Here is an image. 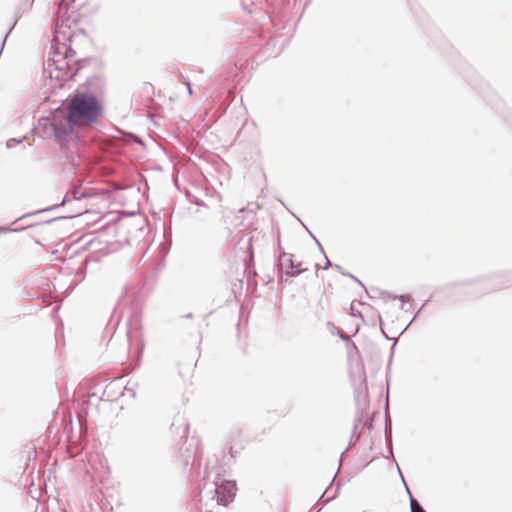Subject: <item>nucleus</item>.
Here are the masks:
<instances>
[{
    "label": "nucleus",
    "instance_id": "f257e3e1",
    "mask_svg": "<svg viewBox=\"0 0 512 512\" xmlns=\"http://www.w3.org/2000/svg\"><path fill=\"white\" fill-rule=\"evenodd\" d=\"M88 89H77L67 98V103L50 112L49 116L42 117L38 125L31 132L43 139H54L64 153H70L72 165L76 166L73 154L78 153L81 143L80 129L83 124H95L103 113V106L95 93L91 90L94 84L102 85L100 77L87 81Z\"/></svg>",
    "mask_w": 512,
    "mask_h": 512
},
{
    "label": "nucleus",
    "instance_id": "f03ea898",
    "mask_svg": "<svg viewBox=\"0 0 512 512\" xmlns=\"http://www.w3.org/2000/svg\"><path fill=\"white\" fill-rule=\"evenodd\" d=\"M224 472L217 458L208 460L199 479L202 482L200 494L205 493L211 499H216L218 504L227 506L234 500L237 488L235 481L223 478Z\"/></svg>",
    "mask_w": 512,
    "mask_h": 512
},
{
    "label": "nucleus",
    "instance_id": "7ed1b4c3",
    "mask_svg": "<svg viewBox=\"0 0 512 512\" xmlns=\"http://www.w3.org/2000/svg\"><path fill=\"white\" fill-rule=\"evenodd\" d=\"M75 55L73 53L55 54V49H51L50 56L47 60V69L50 78L59 81H69L74 79L77 73L88 63L87 58L72 60Z\"/></svg>",
    "mask_w": 512,
    "mask_h": 512
},
{
    "label": "nucleus",
    "instance_id": "20e7f679",
    "mask_svg": "<svg viewBox=\"0 0 512 512\" xmlns=\"http://www.w3.org/2000/svg\"><path fill=\"white\" fill-rule=\"evenodd\" d=\"M359 384L358 386L354 383V398H355V405H356V414L354 418V424H353V430H352V437L356 434V431L360 424H362L365 414H366V407L368 405L367 400V385H366V378L362 377V375L359 376ZM359 434L356 436V438L353 440V438L350 439L348 447L342 452L340 456V461L343 459L346 452L353 447L356 442L359 439Z\"/></svg>",
    "mask_w": 512,
    "mask_h": 512
},
{
    "label": "nucleus",
    "instance_id": "39448f33",
    "mask_svg": "<svg viewBox=\"0 0 512 512\" xmlns=\"http://www.w3.org/2000/svg\"><path fill=\"white\" fill-rule=\"evenodd\" d=\"M192 443L189 445V447H186L184 451H181L180 453V460L183 465H191L189 476L192 479L199 480L202 475L203 471H201V458H202V451L199 448L198 442L195 443L194 447H192Z\"/></svg>",
    "mask_w": 512,
    "mask_h": 512
},
{
    "label": "nucleus",
    "instance_id": "423d86ee",
    "mask_svg": "<svg viewBox=\"0 0 512 512\" xmlns=\"http://www.w3.org/2000/svg\"><path fill=\"white\" fill-rule=\"evenodd\" d=\"M73 37L74 32L69 26L63 23L57 24L53 32L51 49H55V54L73 53V49L70 46Z\"/></svg>",
    "mask_w": 512,
    "mask_h": 512
},
{
    "label": "nucleus",
    "instance_id": "0eeeda50",
    "mask_svg": "<svg viewBox=\"0 0 512 512\" xmlns=\"http://www.w3.org/2000/svg\"><path fill=\"white\" fill-rule=\"evenodd\" d=\"M170 430L173 434H179L180 439H187L189 432V424L183 415H176L173 418Z\"/></svg>",
    "mask_w": 512,
    "mask_h": 512
},
{
    "label": "nucleus",
    "instance_id": "6e6552de",
    "mask_svg": "<svg viewBox=\"0 0 512 512\" xmlns=\"http://www.w3.org/2000/svg\"><path fill=\"white\" fill-rule=\"evenodd\" d=\"M66 218L67 217H65V216H58V217H55V218H52V219L40 221V222H37V223L29 224L27 226L20 227V228H15V229L10 228V227H6V226H0V234L21 232V231H24L26 229H33V228H36V227H38L40 225L51 224V223H53L55 221L63 220V219H66Z\"/></svg>",
    "mask_w": 512,
    "mask_h": 512
},
{
    "label": "nucleus",
    "instance_id": "1a4fd4ad",
    "mask_svg": "<svg viewBox=\"0 0 512 512\" xmlns=\"http://www.w3.org/2000/svg\"><path fill=\"white\" fill-rule=\"evenodd\" d=\"M71 200V196L69 193H67L62 201L59 203V204H55V205H52L50 207H47V208H44V209H40V210H37V211H33V212H29L21 217H19L18 219H16L15 221L12 222V224H15L17 223L18 221H21V220H24L28 217H31V216H34V215H37V214H41V213H44V212H49V211H52V210H56L58 209L59 207L61 206H64L65 204H67L68 202H70Z\"/></svg>",
    "mask_w": 512,
    "mask_h": 512
},
{
    "label": "nucleus",
    "instance_id": "9d476101",
    "mask_svg": "<svg viewBox=\"0 0 512 512\" xmlns=\"http://www.w3.org/2000/svg\"><path fill=\"white\" fill-rule=\"evenodd\" d=\"M277 250H278V255H276V267L277 269L282 272L283 271V267H284V262H283V258H285L286 256H288L290 253H286L284 251V249L282 248L281 246V242H280V235H278V245H277Z\"/></svg>",
    "mask_w": 512,
    "mask_h": 512
},
{
    "label": "nucleus",
    "instance_id": "9b49d317",
    "mask_svg": "<svg viewBox=\"0 0 512 512\" xmlns=\"http://www.w3.org/2000/svg\"><path fill=\"white\" fill-rule=\"evenodd\" d=\"M385 440L390 449H392V424L387 414L385 416Z\"/></svg>",
    "mask_w": 512,
    "mask_h": 512
},
{
    "label": "nucleus",
    "instance_id": "f8f14e48",
    "mask_svg": "<svg viewBox=\"0 0 512 512\" xmlns=\"http://www.w3.org/2000/svg\"><path fill=\"white\" fill-rule=\"evenodd\" d=\"M301 265H302V263L299 262V263H296V265L294 266L293 269L285 270V276L288 278H293V277L303 274L307 269L302 268Z\"/></svg>",
    "mask_w": 512,
    "mask_h": 512
},
{
    "label": "nucleus",
    "instance_id": "ddd939ff",
    "mask_svg": "<svg viewBox=\"0 0 512 512\" xmlns=\"http://www.w3.org/2000/svg\"><path fill=\"white\" fill-rule=\"evenodd\" d=\"M287 258L284 260L283 259V262H284V267H283V271L280 272L278 270V273H279V276L282 277V275L284 274L285 275V270H291L294 268V266L296 265V263H294L293 261V257L294 255L293 254H289L288 256H286Z\"/></svg>",
    "mask_w": 512,
    "mask_h": 512
},
{
    "label": "nucleus",
    "instance_id": "4468645a",
    "mask_svg": "<svg viewBox=\"0 0 512 512\" xmlns=\"http://www.w3.org/2000/svg\"><path fill=\"white\" fill-rule=\"evenodd\" d=\"M409 497H410V510L411 512H426V510L423 508V506L420 504L418 500L413 498L411 493L408 491Z\"/></svg>",
    "mask_w": 512,
    "mask_h": 512
},
{
    "label": "nucleus",
    "instance_id": "2eb2a0df",
    "mask_svg": "<svg viewBox=\"0 0 512 512\" xmlns=\"http://www.w3.org/2000/svg\"><path fill=\"white\" fill-rule=\"evenodd\" d=\"M190 214L195 215L199 220L204 221L208 218L209 210L205 211L204 207L198 206V208H196L194 211L191 210Z\"/></svg>",
    "mask_w": 512,
    "mask_h": 512
},
{
    "label": "nucleus",
    "instance_id": "dca6fc26",
    "mask_svg": "<svg viewBox=\"0 0 512 512\" xmlns=\"http://www.w3.org/2000/svg\"><path fill=\"white\" fill-rule=\"evenodd\" d=\"M68 193L70 194L71 199H74V200H81V199L87 198L89 196L88 193L81 192V191H79L78 188H73Z\"/></svg>",
    "mask_w": 512,
    "mask_h": 512
},
{
    "label": "nucleus",
    "instance_id": "f3484780",
    "mask_svg": "<svg viewBox=\"0 0 512 512\" xmlns=\"http://www.w3.org/2000/svg\"><path fill=\"white\" fill-rule=\"evenodd\" d=\"M187 197H188V200H189V202L191 204H194V205L199 206V207H204L205 211L209 210V207L200 198H198L197 196L192 195V194H188Z\"/></svg>",
    "mask_w": 512,
    "mask_h": 512
},
{
    "label": "nucleus",
    "instance_id": "a211bd4d",
    "mask_svg": "<svg viewBox=\"0 0 512 512\" xmlns=\"http://www.w3.org/2000/svg\"><path fill=\"white\" fill-rule=\"evenodd\" d=\"M247 252L248 257L245 259V265L246 268L249 267V263L254 261V253H253V246H252V237L248 240V246H247Z\"/></svg>",
    "mask_w": 512,
    "mask_h": 512
},
{
    "label": "nucleus",
    "instance_id": "6ab92c4d",
    "mask_svg": "<svg viewBox=\"0 0 512 512\" xmlns=\"http://www.w3.org/2000/svg\"><path fill=\"white\" fill-rule=\"evenodd\" d=\"M22 140H23V138H10L9 140H7L6 146L9 149L14 148L18 144H20L22 142Z\"/></svg>",
    "mask_w": 512,
    "mask_h": 512
},
{
    "label": "nucleus",
    "instance_id": "aec40b11",
    "mask_svg": "<svg viewBox=\"0 0 512 512\" xmlns=\"http://www.w3.org/2000/svg\"><path fill=\"white\" fill-rule=\"evenodd\" d=\"M347 349L349 356H352L353 354H358V347L354 342L349 341V343H347Z\"/></svg>",
    "mask_w": 512,
    "mask_h": 512
},
{
    "label": "nucleus",
    "instance_id": "412c9836",
    "mask_svg": "<svg viewBox=\"0 0 512 512\" xmlns=\"http://www.w3.org/2000/svg\"><path fill=\"white\" fill-rule=\"evenodd\" d=\"M76 0H60L59 1V9H69L70 5L75 3Z\"/></svg>",
    "mask_w": 512,
    "mask_h": 512
},
{
    "label": "nucleus",
    "instance_id": "4be33fe9",
    "mask_svg": "<svg viewBox=\"0 0 512 512\" xmlns=\"http://www.w3.org/2000/svg\"><path fill=\"white\" fill-rule=\"evenodd\" d=\"M18 21V18L16 17L13 21V23L10 25L9 29L7 30L6 34L4 35V38H3V41H2V48L4 47L5 45V42H6V39L8 37V35L11 33V31L13 30V28L15 27L16 23Z\"/></svg>",
    "mask_w": 512,
    "mask_h": 512
},
{
    "label": "nucleus",
    "instance_id": "5701e85b",
    "mask_svg": "<svg viewBox=\"0 0 512 512\" xmlns=\"http://www.w3.org/2000/svg\"><path fill=\"white\" fill-rule=\"evenodd\" d=\"M337 335L339 336L340 339L345 341L346 344L349 343L350 339H349L348 335L344 331L338 330Z\"/></svg>",
    "mask_w": 512,
    "mask_h": 512
},
{
    "label": "nucleus",
    "instance_id": "b1692460",
    "mask_svg": "<svg viewBox=\"0 0 512 512\" xmlns=\"http://www.w3.org/2000/svg\"><path fill=\"white\" fill-rule=\"evenodd\" d=\"M311 236H312V238L314 239V241H315V243H316V245H317V247H318L319 251L323 254V256H325V254H326V253H325V251H324V249H323V247H322L321 243L318 241V239H317L313 234H311Z\"/></svg>",
    "mask_w": 512,
    "mask_h": 512
},
{
    "label": "nucleus",
    "instance_id": "393cba45",
    "mask_svg": "<svg viewBox=\"0 0 512 512\" xmlns=\"http://www.w3.org/2000/svg\"><path fill=\"white\" fill-rule=\"evenodd\" d=\"M351 315L354 316V317L363 318L362 313L359 310H355L353 305L351 306Z\"/></svg>",
    "mask_w": 512,
    "mask_h": 512
},
{
    "label": "nucleus",
    "instance_id": "a878e982",
    "mask_svg": "<svg viewBox=\"0 0 512 512\" xmlns=\"http://www.w3.org/2000/svg\"><path fill=\"white\" fill-rule=\"evenodd\" d=\"M334 269H336L340 274L344 276L348 275V272L344 271L342 266H340L339 264H334Z\"/></svg>",
    "mask_w": 512,
    "mask_h": 512
},
{
    "label": "nucleus",
    "instance_id": "bb28decb",
    "mask_svg": "<svg viewBox=\"0 0 512 512\" xmlns=\"http://www.w3.org/2000/svg\"><path fill=\"white\" fill-rule=\"evenodd\" d=\"M324 258H325V265H324L323 269H325V270H326V269H328V268H330V267H333V268H334V264H332V263L330 262V260L328 259V257H327V255H326V254H325Z\"/></svg>",
    "mask_w": 512,
    "mask_h": 512
},
{
    "label": "nucleus",
    "instance_id": "cd10ccee",
    "mask_svg": "<svg viewBox=\"0 0 512 512\" xmlns=\"http://www.w3.org/2000/svg\"><path fill=\"white\" fill-rule=\"evenodd\" d=\"M399 298H400V300L402 302V308H404V302L406 300H410L411 299V295L410 294H403Z\"/></svg>",
    "mask_w": 512,
    "mask_h": 512
},
{
    "label": "nucleus",
    "instance_id": "c85d7f7f",
    "mask_svg": "<svg viewBox=\"0 0 512 512\" xmlns=\"http://www.w3.org/2000/svg\"><path fill=\"white\" fill-rule=\"evenodd\" d=\"M429 300H426L422 305L421 307L418 309L417 313H416V317L420 314V312L422 311V309L425 307V305L428 303Z\"/></svg>",
    "mask_w": 512,
    "mask_h": 512
},
{
    "label": "nucleus",
    "instance_id": "c756f323",
    "mask_svg": "<svg viewBox=\"0 0 512 512\" xmlns=\"http://www.w3.org/2000/svg\"><path fill=\"white\" fill-rule=\"evenodd\" d=\"M186 86H187V90H188L189 94L192 95V93H193L192 87H191V84L189 81H186Z\"/></svg>",
    "mask_w": 512,
    "mask_h": 512
},
{
    "label": "nucleus",
    "instance_id": "7c9ffc66",
    "mask_svg": "<svg viewBox=\"0 0 512 512\" xmlns=\"http://www.w3.org/2000/svg\"><path fill=\"white\" fill-rule=\"evenodd\" d=\"M348 277L352 278L353 280H355L356 282H358L359 284L362 285V283L360 282V280L358 278H356L355 276H353L352 274L348 273L347 275Z\"/></svg>",
    "mask_w": 512,
    "mask_h": 512
},
{
    "label": "nucleus",
    "instance_id": "2f4dec72",
    "mask_svg": "<svg viewBox=\"0 0 512 512\" xmlns=\"http://www.w3.org/2000/svg\"><path fill=\"white\" fill-rule=\"evenodd\" d=\"M348 277L352 278L353 280H355L356 282H358L359 284L362 285V283L360 282V280L358 278H356L355 276H353L352 274L348 273L347 275Z\"/></svg>",
    "mask_w": 512,
    "mask_h": 512
},
{
    "label": "nucleus",
    "instance_id": "473e14b6",
    "mask_svg": "<svg viewBox=\"0 0 512 512\" xmlns=\"http://www.w3.org/2000/svg\"><path fill=\"white\" fill-rule=\"evenodd\" d=\"M320 268H321V267H320V265H319L318 263H316V264H315V269H316V271H315V275H316L317 277H318V271H319V269H320Z\"/></svg>",
    "mask_w": 512,
    "mask_h": 512
},
{
    "label": "nucleus",
    "instance_id": "72a5a7b5",
    "mask_svg": "<svg viewBox=\"0 0 512 512\" xmlns=\"http://www.w3.org/2000/svg\"><path fill=\"white\" fill-rule=\"evenodd\" d=\"M192 313H188L187 315H185V318H192Z\"/></svg>",
    "mask_w": 512,
    "mask_h": 512
},
{
    "label": "nucleus",
    "instance_id": "f704fd0d",
    "mask_svg": "<svg viewBox=\"0 0 512 512\" xmlns=\"http://www.w3.org/2000/svg\"><path fill=\"white\" fill-rule=\"evenodd\" d=\"M382 333L385 335V337H386L387 339H390V338L386 335L385 330H383V329H382Z\"/></svg>",
    "mask_w": 512,
    "mask_h": 512
},
{
    "label": "nucleus",
    "instance_id": "c9c22d12",
    "mask_svg": "<svg viewBox=\"0 0 512 512\" xmlns=\"http://www.w3.org/2000/svg\"><path fill=\"white\" fill-rule=\"evenodd\" d=\"M380 324H383L382 317L379 315Z\"/></svg>",
    "mask_w": 512,
    "mask_h": 512
},
{
    "label": "nucleus",
    "instance_id": "e433bc0d",
    "mask_svg": "<svg viewBox=\"0 0 512 512\" xmlns=\"http://www.w3.org/2000/svg\"><path fill=\"white\" fill-rule=\"evenodd\" d=\"M305 230L309 232V234L311 235L312 233L309 231V228L308 227H305Z\"/></svg>",
    "mask_w": 512,
    "mask_h": 512
},
{
    "label": "nucleus",
    "instance_id": "4c0bfd02",
    "mask_svg": "<svg viewBox=\"0 0 512 512\" xmlns=\"http://www.w3.org/2000/svg\"><path fill=\"white\" fill-rule=\"evenodd\" d=\"M305 230L309 232V234L311 235L312 233L309 231V228L308 227H305Z\"/></svg>",
    "mask_w": 512,
    "mask_h": 512
},
{
    "label": "nucleus",
    "instance_id": "58836bf2",
    "mask_svg": "<svg viewBox=\"0 0 512 512\" xmlns=\"http://www.w3.org/2000/svg\"><path fill=\"white\" fill-rule=\"evenodd\" d=\"M416 319V316L412 319V321H409V324H412V322Z\"/></svg>",
    "mask_w": 512,
    "mask_h": 512
},
{
    "label": "nucleus",
    "instance_id": "ea45409f",
    "mask_svg": "<svg viewBox=\"0 0 512 512\" xmlns=\"http://www.w3.org/2000/svg\"><path fill=\"white\" fill-rule=\"evenodd\" d=\"M408 328H409V325H406V326H405V329L402 331V333H403L406 329H408Z\"/></svg>",
    "mask_w": 512,
    "mask_h": 512
},
{
    "label": "nucleus",
    "instance_id": "a19ab883",
    "mask_svg": "<svg viewBox=\"0 0 512 512\" xmlns=\"http://www.w3.org/2000/svg\"><path fill=\"white\" fill-rule=\"evenodd\" d=\"M408 328H409V325H406V326H405V329L402 331V333H403L406 329H408Z\"/></svg>",
    "mask_w": 512,
    "mask_h": 512
},
{
    "label": "nucleus",
    "instance_id": "79ce46f5",
    "mask_svg": "<svg viewBox=\"0 0 512 512\" xmlns=\"http://www.w3.org/2000/svg\"><path fill=\"white\" fill-rule=\"evenodd\" d=\"M393 462H395V465H398V462H396V459L393 457Z\"/></svg>",
    "mask_w": 512,
    "mask_h": 512
},
{
    "label": "nucleus",
    "instance_id": "37998d69",
    "mask_svg": "<svg viewBox=\"0 0 512 512\" xmlns=\"http://www.w3.org/2000/svg\"><path fill=\"white\" fill-rule=\"evenodd\" d=\"M393 462H395V465H398V462H396V459L393 457Z\"/></svg>",
    "mask_w": 512,
    "mask_h": 512
}]
</instances>
